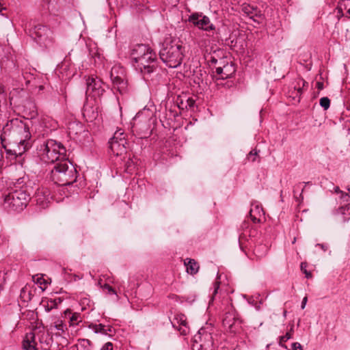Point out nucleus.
<instances>
[{"mask_svg": "<svg viewBox=\"0 0 350 350\" xmlns=\"http://www.w3.org/2000/svg\"><path fill=\"white\" fill-rule=\"evenodd\" d=\"M303 83V87L305 86V85L307 83L304 80H301Z\"/></svg>", "mask_w": 350, "mask_h": 350, "instance_id": "47", "label": "nucleus"}, {"mask_svg": "<svg viewBox=\"0 0 350 350\" xmlns=\"http://www.w3.org/2000/svg\"><path fill=\"white\" fill-rule=\"evenodd\" d=\"M37 150L41 160L46 163L55 164L67 159L66 148L53 139L43 142Z\"/></svg>", "mask_w": 350, "mask_h": 350, "instance_id": "5", "label": "nucleus"}, {"mask_svg": "<svg viewBox=\"0 0 350 350\" xmlns=\"http://www.w3.org/2000/svg\"><path fill=\"white\" fill-rule=\"evenodd\" d=\"M219 284L220 282H218V281H216L215 283H214V286H213V292L212 293V296H211V300H210V302L211 301H213V299H214V297L216 295V294L217 293V291L219 288Z\"/></svg>", "mask_w": 350, "mask_h": 350, "instance_id": "33", "label": "nucleus"}, {"mask_svg": "<svg viewBox=\"0 0 350 350\" xmlns=\"http://www.w3.org/2000/svg\"><path fill=\"white\" fill-rule=\"evenodd\" d=\"M307 301H308L307 297H304V299L302 300V302H301V309H304L305 308L306 303H307Z\"/></svg>", "mask_w": 350, "mask_h": 350, "instance_id": "40", "label": "nucleus"}, {"mask_svg": "<svg viewBox=\"0 0 350 350\" xmlns=\"http://www.w3.org/2000/svg\"><path fill=\"white\" fill-rule=\"evenodd\" d=\"M292 350H303L302 347L299 342H293L292 344Z\"/></svg>", "mask_w": 350, "mask_h": 350, "instance_id": "38", "label": "nucleus"}, {"mask_svg": "<svg viewBox=\"0 0 350 350\" xmlns=\"http://www.w3.org/2000/svg\"><path fill=\"white\" fill-rule=\"evenodd\" d=\"M100 350H113V345L111 342H107L105 343L103 347L100 349Z\"/></svg>", "mask_w": 350, "mask_h": 350, "instance_id": "36", "label": "nucleus"}, {"mask_svg": "<svg viewBox=\"0 0 350 350\" xmlns=\"http://www.w3.org/2000/svg\"><path fill=\"white\" fill-rule=\"evenodd\" d=\"M338 213L343 215L348 216V219L350 217V204H348L345 206H340L338 210Z\"/></svg>", "mask_w": 350, "mask_h": 350, "instance_id": "26", "label": "nucleus"}, {"mask_svg": "<svg viewBox=\"0 0 350 350\" xmlns=\"http://www.w3.org/2000/svg\"><path fill=\"white\" fill-rule=\"evenodd\" d=\"M52 196L51 191L46 188L38 189L36 193V201L38 205L42 208H45L48 206V204L51 202Z\"/></svg>", "mask_w": 350, "mask_h": 350, "instance_id": "14", "label": "nucleus"}, {"mask_svg": "<svg viewBox=\"0 0 350 350\" xmlns=\"http://www.w3.org/2000/svg\"><path fill=\"white\" fill-rule=\"evenodd\" d=\"M292 332H293V326L291 327L289 332H288L284 336L280 337L279 345L286 349V346L284 345V342H286L288 340L292 338Z\"/></svg>", "mask_w": 350, "mask_h": 350, "instance_id": "25", "label": "nucleus"}, {"mask_svg": "<svg viewBox=\"0 0 350 350\" xmlns=\"http://www.w3.org/2000/svg\"><path fill=\"white\" fill-rule=\"evenodd\" d=\"M4 90H3V88H2V86L0 85V94H1L2 92H3Z\"/></svg>", "mask_w": 350, "mask_h": 350, "instance_id": "45", "label": "nucleus"}, {"mask_svg": "<svg viewBox=\"0 0 350 350\" xmlns=\"http://www.w3.org/2000/svg\"><path fill=\"white\" fill-rule=\"evenodd\" d=\"M55 327H57V329L58 330H62V331L64 330V325L62 322L60 323H59L58 325H56Z\"/></svg>", "mask_w": 350, "mask_h": 350, "instance_id": "41", "label": "nucleus"}, {"mask_svg": "<svg viewBox=\"0 0 350 350\" xmlns=\"http://www.w3.org/2000/svg\"><path fill=\"white\" fill-rule=\"evenodd\" d=\"M316 247H319L323 252L327 251L329 245L327 243H317Z\"/></svg>", "mask_w": 350, "mask_h": 350, "instance_id": "37", "label": "nucleus"}, {"mask_svg": "<svg viewBox=\"0 0 350 350\" xmlns=\"http://www.w3.org/2000/svg\"><path fill=\"white\" fill-rule=\"evenodd\" d=\"M124 72L123 68L113 66L110 73V78L114 88H116L122 94L125 93L127 89V81L124 79Z\"/></svg>", "mask_w": 350, "mask_h": 350, "instance_id": "10", "label": "nucleus"}, {"mask_svg": "<svg viewBox=\"0 0 350 350\" xmlns=\"http://www.w3.org/2000/svg\"><path fill=\"white\" fill-rule=\"evenodd\" d=\"M187 103H188V105H189L190 107H193V105H194V100H192V99H189H189L187 100Z\"/></svg>", "mask_w": 350, "mask_h": 350, "instance_id": "42", "label": "nucleus"}, {"mask_svg": "<svg viewBox=\"0 0 350 350\" xmlns=\"http://www.w3.org/2000/svg\"><path fill=\"white\" fill-rule=\"evenodd\" d=\"M298 92L301 93V88H298Z\"/></svg>", "mask_w": 350, "mask_h": 350, "instance_id": "49", "label": "nucleus"}, {"mask_svg": "<svg viewBox=\"0 0 350 350\" xmlns=\"http://www.w3.org/2000/svg\"><path fill=\"white\" fill-rule=\"evenodd\" d=\"M154 111L150 107H145L139 111L132 122V128L140 138L146 137L150 133L151 120L154 117Z\"/></svg>", "mask_w": 350, "mask_h": 350, "instance_id": "7", "label": "nucleus"}, {"mask_svg": "<svg viewBox=\"0 0 350 350\" xmlns=\"http://www.w3.org/2000/svg\"><path fill=\"white\" fill-rule=\"evenodd\" d=\"M340 194H341L340 199L343 202H350V194H349V193H345V192H341Z\"/></svg>", "mask_w": 350, "mask_h": 350, "instance_id": "35", "label": "nucleus"}, {"mask_svg": "<svg viewBox=\"0 0 350 350\" xmlns=\"http://www.w3.org/2000/svg\"><path fill=\"white\" fill-rule=\"evenodd\" d=\"M77 178V171L68 159L55 163L51 170L50 179L59 186L70 185L76 182Z\"/></svg>", "mask_w": 350, "mask_h": 350, "instance_id": "3", "label": "nucleus"}, {"mask_svg": "<svg viewBox=\"0 0 350 350\" xmlns=\"http://www.w3.org/2000/svg\"><path fill=\"white\" fill-rule=\"evenodd\" d=\"M37 345L35 334L27 333L23 342V349L24 350H38Z\"/></svg>", "mask_w": 350, "mask_h": 350, "instance_id": "16", "label": "nucleus"}, {"mask_svg": "<svg viewBox=\"0 0 350 350\" xmlns=\"http://www.w3.org/2000/svg\"><path fill=\"white\" fill-rule=\"evenodd\" d=\"M94 329L96 333H100L103 334H106L107 331L105 326L102 324L94 325Z\"/></svg>", "mask_w": 350, "mask_h": 350, "instance_id": "29", "label": "nucleus"}, {"mask_svg": "<svg viewBox=\"0 0 350 350\" xmlns=\"http://www.w3.org/2000/svg\"><path fill=\"white\" fill-rule=\"evenodd\" d=\"M109 149L115 156H122L125 154L129 148L127 140L120 139V141L110 139L109 142Z\"/></svg>", "mask_w": 350, "mask_h": 350, "instance_id": "13", "label": "nucleus"}, {"mask_svg": "<svg viewBox=\"0 0 350 350\" xmlns=\"http://www.w3.org/2000/svg\"><path fill=\"white\" fill-rule=\"evenodd\" d=\"M242 12L249 16L254 21H256L254 17H260V11L258 10L257 7H254L247 3H243L241 5Z\"/></svg>", "mask_w": 350, "mask_h": 350, "instance_id": "17", "label": "nucleus"}, {"mask_svg": "<svg viewBox=\"0 0 350 350\" xmlns=\"http://www.w3.org/2000/svg\"><path fill=\"white\" fill-rule=\"evenodd\" d=\"M306 262H301V271L306 274V277L307 278H310L312 277V274L310 272H308L306 269Z\"/></svg>", "mask_w": 350, "mask_h": 350, "instance_id": "34", "label": "nucleus"}, {"mask_svg": "<svg viewBox=\"0 0 350 350\" xmlns=\"http://www.w3.org/2000/svg\"><path fill=\"white\" fill-rule=\"evenodd\" d=\"M316 87H317V88L319 90H323V82H321V81H318V82H317Z\"/></svg>", "mask_w": 350, "mask_h": 350, "instance_id": "39", "label": "nucleus"}, {"mask_svg": "<svg viewBox=\"0 0 350 350\" xmlns=\"http://www.w3.org/2000/svg\"><path fill=\"white\" fill-rule=\"evenodd\" d=\"M175 323H178L183 327H180L179 330L183 334L186 335L187 333L188 332L189 328L187 326V322L185 316L184 314L176 315V317L174 319V321L172 322L173 326L175 325Z\"/></svg>", "mask_w": 350, "mask_h": 350, "instance_id": "19", "label": "nucleus"}, {"mask_svg": "<svg viewBox=\"0 0 350 350\" xmlns=\"http://www.w3.org/2000/svg\"><path fill=\"white\" fill-rule=\"evenodd\" d=\"M38 282H39L40 284H42V282L41 281V279L40 278H38Z\"/></svg>", "mask_w": 350, "mask_h": 350, "instance_id": "48", "label": "nucleus"}, {"mask_svg": "<svg viewBox=\"0 0 350 350\" xmlns=\"http://www.w3.org/2000/svg\"><path fill=\"white\" fill-rule=\"evenodd\" d=\"M29 33L32 39L40 46L46 47L51 42V40L49 38L51 31L46 26L43 25H34L33 27L29 29Z\"/></svg>", "mask_w": 350, "mask_h": 350, "instance_id": "9", "label": "nucleus"}, {"mask_svg": "<svg viewBox=\"0 0 350 350\" xmlns=\"http://www.w3.org/2000/svg\"><path fill=\"white\" fill-rule=\"evenodd\" d=\"M235 72V68L232 63H226L223 66L216 68V73L219 79H225L230 77Z\"/></svg>", "mask_w": 350, "mask_h": 350, "instance_id": "15", "label": "nucleus"}, {"mask_svg": "<svg viewBox=\"0 0 350 350\" xmlns=\"http://www.w3.org/2000/svg\"><path fill=\"white\" fill-rule=\"evenodd\" d=\"M86 94L90 95L92 94L93 97H99L102 96L105 92L103 83L97 77H89L86 79Z\"/></svg>", "mask_w": 350, "mask_h": 350, "instance_id": "12", "label": "nucleus"}, {"mask_svg": "<svg viewBox=\"0 0 350 350\" xmlns=\"http://www.w3.org/2000/svg\"><path fill=\"white\" fill-rule=\"evenodd\" d=\"M202 336H203L204 338V339H206V338L211 339V336L209 334L205 333L204 329H200L198 332V334L195 336L196 345H193V348L198 347V344L197 342V340H198V338H199L201 340ZM206 344H200L199 347L200 348H204L206 347Z\"/></svg>", "mask_w": 350, "mask_h": 350, "instance_id": "22", "label": "nucleus"}, {"mask_svg": "<svg viewBox=\"0 0 350 350\" xmlns=\"http://www.w3.org/2000/svg\"><path fill=\"white\" fill-rule=\"evenodd\" d=\"M261 212H262V208L258 204H252V208L250 211V216L254 223H258L260 221V219L258 216L261 215Z\"/></svg>", "mask_w": 350, "mask_h": 350, "instance_id": "20", "label": "nucleus"}, {"mask_svg": "<svg viewBox=\"0 0 350 350\" xmlns=\"http://www.w3.org/2000/svg\"><path fill=\"white\" fill-rule=\"evenodd\" d=\"M189 21L204 31H208L215 28L210 18L202 13L192 14L189 18Z\"/></svg>", "mask_w": 350, "mask_h": 350, "instance_id": "11", "label": "nucleus"}, {"mask_svg": "<svg viewBox=\"0 0 350 350\" xmlns=\"http://www.w3.org/2000/svg\"><path fill=\"white\" fill-rule=\"evenodd\" d=\"M70 315L69 317V323L70 326H75L79 324V323L82 322V317L79 313H71L70 311L68 312ZM67 314V312L66 313Z\"/></svg>", "mask_w": 350, "mask_h": 350, "instance_id": "23", "label": "nucleus"}, {"mask_svg": "<svg viewBox=\"0 0 350 350\" xmlns=\"http://www.w3.org/2000/svg\"><path fill=\"white\" fill-rule=\"evenodd\" d=\"M160 59L170 68L178 67L183 59L184 47L179 40H166L159 51Z\"/></svg>", "mask_w": 350, "mask_h": 350, "instance_id": "4", "label": "nucleus"}, {"mask_svg": "<svg viewBox=\"0 0 350 350\" xmlns=\"http://www.w3.org/2000/svg\"><path fill=\"white\" fill-rule=\"evenodd\" d=\"M337 12V17L339 20L341 17L344 16V11L347 12V14L350 15V0H342L339 2L337 8H336Z\"/></svg>", "mask_w": 350, "mask_h": 350, "instance_id": "18", "label": "nucleus"}, {"mask_svg": "<svg viewBox=\"0 0 350 350\" xmlns=\"http://www.w3.org/2000/svg\"><path fill=\"white\" fill-rule=\"evenodd\" d=\"M258 156V152L256 150H252L247 155V159L251 161L252 162H254L256 160V157Z\"/></svg>", "mask_w": 350, "mask_h": 350, "instance_id": "31", "label": "nucleus"}, {"mask_svg": "<svg viewBox=\"0 0 350 350\" xmlns=\"http://www.w3.org/2000/svg\"><path fill=\"white\" fill-rule=\"evenodd\" d=\"M43 337H44V334H42V338H40V342L41 344H42V343H43V342H42Z\"/></svg>", "mask_w": 350, "mask_h": 350, "instance_id": "46", "label": "nucleus"}, {"mask_svg": "<svg viewBox=\"0 0 350 350\" xmlns=\"http://www.w3.org/2000/svg\"><path fill=\"white\" fill-rule=\"evenodd\" d=\"M57 302L56 299H51L49 301H47V305L45 306V310L47 312L51 311L52 309L57 307Z\"/></svg>", "mask_w": 350, "mask_h": 350, "instance_id": "30", "label": "nucleus"}, {"mask_svg": "<svg viewBox=\"0 0 350 350\" xmlns=\"http://www.w3.org/2000/svg\"><path fill=\"white\" fill-rule=\"evenodd\" d=\"M111 139L117 141H120V139L126 140L125 138V134L121 129L116 131Z\"/></svg>", "mask_w": 350, "mask_h": 350, "instance_id": "27", "label": "nucleus"}, {"mask_svg": "<svg viewBox=\"0 0 350 350\" xmlns=\"http://www.w3.org/2000/svg\"><path fill=\"white\" fill-rule=\"evenodd\" d=\"M320 105L327 110L330 106V100L327 97H323L320 99Z\"/></svg>", "mask_w": 350, "mask_h": 350, "instance_id": "28", "label": "nucleus"}, {"mask_svg": "<svg viewBox=\"0 0 350 350\" xmlns=\"http://www.w3.org/2000/svg\"><path fill=\"white\" fill-rule=\"evenodd\" d=\"M8 131H10L11 134L14 137H19L16 140L18 150L14 149L12 150L13 154L16 156L21 155L31 146V144L29 142L31 138V134L28 125L26 122L18 118L12 119L3 127L4 134H6Z\"/></svg>", "mask_w": 350, "mask_h": 350, "instance_id": "2", "label": "nucleus"}, {"mask_svg": "<svg viewBox=\"0 0 350 350\" xmlns=\"http://www.w3.org/2000/svg\"><path fill=\"white\" fill-rule=\"evenodd\" d=\"M132 64L140 72L145 80L157 71L158 60L156 53L146 44H137L131 51Z\"/></svg>", "mask_w": 350, "mask_h": 350, "instance_id": "1", "label": "nucleus"}, {"mask_svg": "<svg viewBox=\"0 0 350 350\" xmlns=\"http://www.w3.org/2000/svg\"><path fill=\"white\" fill-rule=\"evenodd\" d=\"M72 350H79V349H77V347H72Z\"/></svg>", "mask_w": 350, "mask_h": 350, "instance_id": "50", "label": "nucleus"}, {"mask_svg": "<svg viewBox=\"0 0 350 350\" xmlns=\"http://www.w3.org/2000/svg\"><path fill=\"white\" fill-rule=\"evenodd\" d=\"M16 189L4 197L3 206L10 211H21L28 204L30 194L26 187L15 186Z\"/></svg>", "mask_w": 350, "mask_h": 350, "instance_id": "6", "label": "nucleus"}, {"mask_svg": "<svg viewBox=\"0 0 350 350\" xmlns=\"http://www.w3.org/2000/svg\"><path fill=\"white\" fill-rule=\"evenodd\" d=\"M241 321L234 307L232 306H228L222 319L224 328L230 333L236 334L241 329Z\"/></svg>", "mask_w": 350, "mask_h": 350, "instance_id": "8", "label": "nucleus"}, {"mask_svg": "<svg viewBox=\"0 0 350 350\" xmlns=\"http://www.w3.org/2000/svg\"><path fill=\"white\" fill-rule=\"evenodd\" d=\"M335 190V192L337 193H341V192H343L342 191H341L338 187H335L334 189Z\"/></svg>", "mask_w": 350, "mask_h": 350, "instance_id": "43", "label": "nucleus"}, {"mask_svg": "<svg viewBox=\"0 0 350 350\" xmlns=\"http://www.w3.org/2000/svg\"><path fill=\"white\" fill-rule=\"evenodd\" d=\"M187 262L185 261V265L187 267V273L193 275L196 274L199 269V265L193 259L187 258Z\"/></svg>", "mask_w": 350, "mask_h": 350, "instance_id": "21", "label": "nucleus"}, {"mask_svg": "<svg viewBox=\"0 0 350 350\" xmlns=\"http://www.w3.org/2000/svg\"><path fill=\"white\" fill-rule=\"evenodd\" d=\"M103 288L104 289H106L107 290L108 293H111V294H113V295H116V299L118 300L119 299V297L118 295H117L116 293V291L108 284H105L104 286H103Z\"/></svg>", "mask_w": 350, "mask_h": 350, "instance_id": "32", "label": "nucleus"}, {"mask_svg": "<svg viewBox=\"0 0 350 350\" xmlns=\"http://www.w3.org/2000/svg\"><path fill=\"white\" fill-rule=\"evenodd\" d=\"M25 288H23V289L21 290V296L22 297V296H23V294H25Z\"/></svg>", "mask_w": 350, "mask_h": 350, "instance_id": "44", "label": "nucleus"}, {"mask_svg": "<svg viewBox=\"0 0 350 350\" xmlns=\"http://www.w3.org/2000/svg\"><path fill=\"white\" fill-rule=\"evenodd\" d=\"M77 348L79 349V350H94L93 345L88 339L81 340L79 347Z\"/></svg>", "mask_w": 350, "mask_h": 350, "instance_id": "24", "label": "nucleus"}]
</instances>
